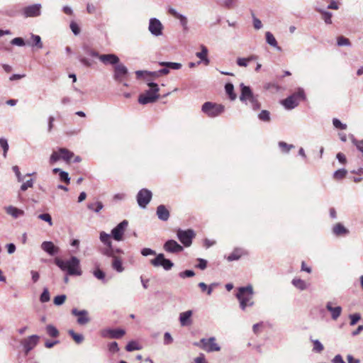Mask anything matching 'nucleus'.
Masks as SVG:
<instances>
[{"label": "nucleus", "instance_id": "27", "mask_svg": "<svg viewBox=\"0 0 363 363\" xmlns=\"http://www.w3.org/2000/svg\"><path fill=\"white\" fill-rule=\"evenodd\" d=\"M326 308L331 313V316L334 320H336L342 312V308L340 306L333 307L331 303H327Z\"/></svg>", "mask_w": 363, "mask_h": 363}, {"label": "nucleus", "instance_id": "41", "mask_svg": "<svg viewBox=\"0 0 363 363\" xmlns=\"http://www.w3.org/2000/svg\"><path fill=\"white\" fill-rule=\"evenodd\" d=\"M141 349V347L139 346L138 343L135 341H130L125 346V350L128 352H132L133 350H139Z\"/></svg>", "mask_w": 363, "mask_h": 363}, {"label": "nucleus", "instance_id": "7", "mask_svg": "<svg viewBox=\"0 0 363 363\" xmlns=\"http://www.w3.org/2000/svg\"><path fill=\"white\" fill-rule=\"evenodd\" d=\"M74 157V153L67 148L61 147L57 151H54L50 157V164H53L60 160H63L66 162H70Z\"/></svg>", "mask_w": 363, "mask_h": 363}, {"label": "nucleus", "instance_id": "5", "mask_svg": "<svg viewBox=\"0 0 363 363\" xmlns=\"http://www.w3.org/2000/svg\"><path fill=\"white\" fill-rule=\"evenodd\" d=\"M202 111L208 117L213 118L219 116L225 111V106L213 102H205L201 108Z\"/></svg>", "mask_w": 363, "mask_h": 363}, {"label": "nucleus", "instance_id": "35", "mask_svg": "<svg viewBox=\"0 0 363 363\" xmlns=\"http://www.w3.org/2000/svg\"><path fill=\"white\" fill-rule=\"evenodd\" d=\"M103 207L104 205L101 201H96L95 203L88 204V208L96 213L99 212L103 208Z\"/></svg>", "mask_w": 363, "mask_h": 363}, {"label": "nucleus", "instance_id": "29", "mask_svg": "<svg viewBox=\"0 0 363 363\" xmlns=\"http://www.w3.org/2000/svg\"><path fill=\"white\" fill-rule=\"evenodd\" d=\"M53 173L54 174L59 173L60 180L62 182H65L67 184H69L70 178H69L67 172L62 171L59 168H55L53 169Z\"/></svg>", "mask_w": 363, "mask_h": 363}, {"label": "nucleus", "instance_id": "53", "mask_svg": "<svg viewBox=\"0 0 363 363\" xmlns=\"http://www.w3.org/2000/svg\"><path fill=\"white\" fill-rule=\"evenodd\" d=\"M0 145L4 150V156L6 157L7 151L9 150V145L7 140L4 138L0 139Z\"/></svg>", "mask_w": 363, "mask_h": 363}, {"label": "nucleus", "instance_id": "13", "mask_svg": "<svg viewBox=\"0 0 363 363\" xmlns=\"http://www.w3.org/2000/svg\"><path fill=\"white\" fill-rule=\"evenodd\" d=\"M39 340V336L36 335H30L28 337L24 339L22 341V345L24 347L26 353L28 354L31 350H33L38 344Z\"/></svg>", "mask_w": 363, "mask_h": 363}, {"label": "nucleus", "instance_id": "30", "mask_svg": "<svg viewBox=\"0 0 363 363\" xmlns=\"http://www.w3.org/2000/svg\"><path fill=\"white\" fill-rule=\"evenodd\" d=\"M112 267L118 272H122L124 269L123 267L122 259L119 257L116 256L113 258Z\"/></svg>", "mask_w": 363, "mask_h": 363}, {"label": "nucleus", "instance_id": "34", "mask_svg": "<svg viewBox=\"0 0 363 363\" xmlns=\"http://www.w3.org/2000/svg\"><path fill=\"white\" fill-rule=\"evenodd\" d=\"M293 285L300 290H304L306 289V282L301 279H294L292 280Z\"/></svg>", "mask_w": 363, "mask_h": 363}, {"label": "nucleus", "instance_id": "24", "mask_svg": "<svg viewBox=\"0 0 363 363\" xmlns=\"http://www.w3.org/2000/svg\"><path fill=\"white\" fill-rule=\"evenodd\" d=\"M247 252L242 248L235 249L228 257V261H234L239 259L242 255H247Z\"/></svg>", "mask_w": 363, "mask_h": 363}, {"label": "nucleus", "instance_id": "26", "mask_svg": "<svg viewBox=\"0 0 363 363\" xmlns=\"http://www.w3.org/2000/svg\"><path fill=\"white\" fill-rule=\"evenodd\" d=\"M333 232L337 236L345 235L349 233V230L340 223L333 226Z\"/></svg>", "mask_w": 363, "mask_h": 363}, {"label": "nucleus", "instance_id": "9", "mask_svg": "<svg viewBox=\"0 0 363 363\" xmlns=\"http://www.w3.org/2000/svg\"><path fill=\"white\" fill-rule=\"evenodd\" d=\"M177 237L180 242L185 246L189 247L192 243V239L195 236L193 230L189 229L186 230H178L177 233Z\"/></svg>", "mask_w": 363, "mask_h": 363}, {"label": "nucleus", "instance_id": "19", "mask_svg": "<svg viewBox=\"0 0 363 363\" xmlns=\"http://www.w3.org/2000/svg\"><path fill=\"white\" fill-rule=\"evenodd\" d=\"M40 4H33L23 9V13L26 17H35L40 14Z\"/></svg>", "mask_w": 363, "mask_h": 363}, {"label": "nucleus", "instance_id": "4", "mask_svg": "<svg viewBox=\"0 0 363 363\" xmlns=\"http://www.w3.org/2000/svg\"><path fill=\"white\" fill-rule=\"evenodd\" d=\"M148 86L150 87V91H148L146 94H141L139 96L138 101L141 104L155 102L159 98V95L157 94L159 87L157 84L151 82L148 84Z\"/></svg>", "mask_w": 363, "mask_h": 363}, {"label": "nucleus", "instance_id": "42", "mask_svg": "<svg viewBox=\"0 0 363 363\" xmlns=\"http://www.w3.org/2000/svg\"><path fill=\"white\" fill-rule=\"evenodd\" d=\"M318 11L320 13H321L322 18L324 20V21L326 23H328V24L332 23V20H331L332 13H331L328 12V11H321V10H318Z\"/></svg>", "mask_w": 363, "mask_h": 363}, {"label": "nucleus", "instance_id": "40", "mask_svg": "<svg viewBox=\"0 0 363 363\" xmlns=\"http://www.w3.org/2000/svg\"><path fill=\"white\" fill-rule=\"evenodd\" d=\"M100 240L104 245H106L107 246H111V245H112L110 235L106 233L105 232H101L100 233Z\"/></svg>", "mask_w": 363, "mask_h": 363}, {"label": "nucleus", "instance_id": "60", "mask_svg": "<svg viewBox=\"0 0 363 363\" xmlns=\"http://www.w3.org/2000/svg\"><path fill=\"white\" fill-rule=\"evenodd\" d=\"M279 147H281V149L282 150L283 152H287L290 150V149L291 147H293L292 145H288L287 143H284V142H280L279 143Z\"/></svg>", "mask_w": 363, "mask_h": 363}, {"label": "nucleus", "instance_id": "31", "mask_svg": "<svg viewBox=\"0 0 363 363\" xmlns=\"http://www.w3.org/2000/svg\"><path fill=\"white\" fill-rule=\"evenodd\" d=\"M208 50L204 45H201V51L196 53V56L205 62V65H208L209 60L207 58Z\"/></svg>", "mask_w": 363, "mask_h": 363}, {"label": "nucleus", "instance_id": "10", "mask_svg": "<svg viewBox=\"0 0 363 363\" xmlns=\"http://www.w3.org/2000/svg\"><path fill=\"white\" fill-rule=\"evenodd\" d=\"M152 196V194L150 190L147 189L140 190L137 194V201L138 205L141 208H145L151 201Z\"/></svg>", "mask_w": 363, "mask_h": 363}, {"label": "nucleus", "instance_id": "3", "mask_svg": "<svg viewBox=\"0 0 363 363\" xmlns=\"http://www.w3.org/2000/svg\"><path fill=\"white\" fill-rule=\"evenodd\" d=\"M305 99L306 96L303 89H298L296 92L282 100L281 103L286 109H292L296 107L300 101Z\"/></svg>", "mask_w": 363, "mask_h": 363}, {"label": "nucleus", "instance_id": "28", "mask_svg": "<svg viewBox=\"0 0 363 363\" xmlns=\"http://www.w3.org/2000/svg\"><path fill=\"white\" fill-rule=\"evenodd\" d=\"M6 211L8 214L11 215L13 218H16L24 214V211L21 209L17 208L14 206H9L6 208Z\"/></svg>", "mask_w": 363, "mask_h": 363}, {"label": "nucleus", "instance_id": "59", "mask_svg": "<svg viewBox=\"0 0 363 363\" xmlns=\"http://www.w3.org/2000/svg\"><path fill=\"white\" fill-rule=\"evenodd\" d=\"M94 275L98 279H104L105 278V273L101 271L100 269H97L94 272Z\"/></svg>", "mask_w": 363, "mask_h": 363}, {"label": "nucleus", "instance_id": "23", "mask_svg": "<svg viewBox=\"0 0 363 363\" xmlns=\"http://www.w3.org/2000/svg\"><path fill=\"white\" fill-rule=\"evenodd\" d=\"M192 315L191 311H187L180 313L179 320L182 326L189 325L191 324V317Z\"/></svg>", "mask_w": 363, "mask_h": 363}, {"label": "nucleus", "instance_id": "38", "mask_svg": "<svg viewBox=\"0 0 363 363\" xmlns=\"http://www.w3.org/2000/svg\"><path fill=\"white\" fill-rule=\"evenodd\" d=\"M347 173V172L346 169H340L337 170L336 172H335V173L333 174V178L335 180H341L346 177Z\"/></svg>", "mask_w": 363, "mask_h": 363}, {"label": "nucleus", "instance_id": "39", "mask_svg": "<svg viewBox=\"0 0 363 363\" xmlns=\"http://www.w3.org/2000/svg\"><path fill=\"white\" fill-rule=\"evenodd\" d=\"M68 333L76 343L80 344L84 340V337L82 335L77 334L74 333V330H69Z\"/></svg>", "mask_w": 363, "mask_h": 363}, {"label": "nucleus", "instance_id": "16", "mask_svg": "<svg viewBox=\"0 0 363 363\" xmlns=\"http://www.w3.org/2000/svg\"><path fill=\"white\" fill-rule=\"evenodd\" d=\"M163 26L161 22L157 18H151L149 24L150 32L156 36L162 34Z\"/></svg>", "mask_w": 363, "mask_h": 363}, {"label": "nucleus", "instance_id": "43", "mask_svg": "<svg viewBox=\"0 0 363 363\" xmlns=\"http://www.w3.org/2000/svg\"><path fill=\"white\" fill-rule=\"evenodd\" d=\"M67 296L66 295H59L54 298L53 303L56 306H60L65 303L66 301Z\"/></svg>", "mask_w": 363, "mask_h": 363}, {"label": "nucleus", "instance_id": "49", "mask_svg": "<svg viewBox=\"0 0 363 363\" xmlns=\"http://www.w3.org/2000/svg\"><path fill=\"white\" fill-rule=\"evenodd\" d=\"M104 254L108 257H111L112 258L115 257L116 255V253H115V250H113V247H112V245H108L107 246V248L104 250Z\"/></svg>", "mask_w": 363, "mask_h": 363}, {"label": "nucleus", "instance_id": "6", "mask_svg": "<svg viewBox=\"0 0 363 363\" xmlns=\"http://www.w3.org/2000/svg\"><path fill=\"white\" fill-rule=\"evenodd\" d=\"M216 341V340L213 337L202 338L199 342H194V345L207 352H218L220 350V347Z\"/></svg>", "mask_w": 363, "mask_h": 363}, {"label": "nucleus", "instance_id": "63", "mask_svg": "<svg viewBox=\"0 0 363 363\" xmlns=\"http://www.w3.org/2000/svg\"><path fill=\"white\" fill-rule=\"evenodd\" d=\"M11 44L18 46H23L25 45L24 40L21 38H15L11 40Z\"/></svg>", "mask_w": 363, "mask_h": 363}, {"label": "nucleus", "instance_id": "56", "mask_svg": "<svg viewBox=\"0 0 363 363\" xmlns=\"http://www.w3.org/2000/svg\"><path fill=\"white\" fill-rule=\"evenodd\" d=\"M108 350L111 352H117L119 350V347L118 343L116 342H113L108 345Z\"/></svg>", "mask_w": 363, "mask_h": 363}, {"label": "nucleus", "instance_id": "25", "mask_svg": "<svg viewBox=\"0 0 363 363\" xmlns=\"http://www.w3.org/2000/svg\"><path fill=\"white\" fill-rule=\"evenodd\" d=\"M168 13L170 15H172V16H174V18L179 19L180 21L181 24L184 27V28L186 29V28H187V18L184 16H183L182 14H179V13H177L175 9H174L172 8H169V9Z\"/></svg>", "mask_w": 363, "mask_h": 363}, {"label": "nucleus", "instance_id": "61", "mask_svg": "<svg viewBox=\"0 0 363 363\" xmlns=\"http://www.w3.org/2000/svg\"><path fill=\"white\" fill-rule=\"evenodd\" d=\"M199 286L201 288V289L203 292L206 291L208 289V291H207L208 295H210L212 292V289L211 287L208 288L207 285L203 282H200L199 284Z\"/></svg>", "mask_w": 363, "mask_h": 363}, {"label": "nucleus", "instance_id": "36", "mask_svg": "<svg viewBox=\"0 0 363 363\" xmlns=\"http://www.w3.org/2000/svg\"><path fill=\"white\" fill-rule=\"evenodd\" d=\"M266 40L267 43L269 44L271 46L274 48L278 47L277 40L275 39L273 34L271 33L270 32L266 33Z\"/></svg>", "mask_w": 363, "mask_h": 363}, {"label": "nucleus", "instance_id": "1", "mask_svg": "<svg viewBox=\"0 0 363 363\" xmlns=\"http://www.w3.org/2000/svg\"><path fill=\"white\" fill-rule=\"evenodd\" d=\"M55 263L62 271H67L69 275H81L82 270L79 267V260L76 257H72L68 261H64L56 257Z\"/></svg>", "mask_w": 363, "mask_h": 363}, {"label": "nucleus", "instance_id": "62", "mask_svg": "<svg viewBox=\"0 0 363 363\" xmlns=\"http://www.w3.org/2000/svg\"><path fill=\"white\" fill-rule=\"evenodd\" d=\"M70 28L75 35H78L80 32V28L75 22H72L70 23Z\"/></svg>", "mask_w": 363, "mask_h": 363}, {"label": "nucleus", "instance_id": "54", "mask_svg": "<svg viewBox=\"0 0 363 363\" xmlns=\"http://www.w3.org/2000/svg\"><path fill=\"white\" fill-rule=\"evenodd\" d=\"M33 179L28 180L27 182H24L21 186V190L23 191H25L28 188L33 187Z\"/></svg>", "mask_w": 363, "mask_h": 363}, {"label": "nucleus", "instance_id": "8", "mask_svg": "<svg viewBox=\"0 0 363 363\" xmlns=\"http://www.w3.org/2000/svg\"><path fill=\"white\" fill-rule=\"evenodd\" d=\"M241 86V94L240 96V99L242 101H245L248 100L252 108L255 110L259 109L260 107V104L258 102L257 99L253 95L250 88L249 86H245L243 84L240 85Z\"/></svg>", "mask_w": 363, "mask_h": 363}, {"label": "nucleus", "instance_id": "64", "mask_svg": "<svg viewBox=\"0 0 363 363\" xmlns=\"http://www.w3.org/2000/svg\"><path fill=\"white\" fill-rule=\"evenodd\" d=\"M354 144L356 145L357 148L363 152V140H354Z\"/></svg>", "mask_w": 363, "mask_h": 363}, {"label": "nucleus", "instance_id": "20", "mask_svg": "<svg viewBox=\"0 0 363 363\" xmlns=\"http://www.w3.org/2000/svg\"><path fill=\"white\" fill-rule=\"evenodd\" d=\"M99 59L104 65H117L119 62V58L114 54L101 55Z\"/></svg>", "mask_w": 363, "mask_h": 363}, {"label": "nucleus", "instance_id": "22", "mask_svg": "<svg viewBox=\"0 0 363 363\" xmlns=\"http://www.w3.org/2000/svg\"><path fill=\"white\" fill-rule=\"evenodd\" d=\"M41 248L50 255H54L58 252V247H56L52 242L45 241L41 245Z\"/></svg>", "mask_w": 363, "mask_h": 363}, {"label": "nucleus", "instance_id": "44", "mask_svg": "<svg viewBox=\"0 0 363 363\" xmlns=\"http://www.w3.org/2000/svg\"><path fill=\"white\" fill-rule=\"evenodd\" d=\"M160 65L173 69H179L182 67L181 64L177 62H162Z\"/></svg>", "mask_w": 363, "mask_h": 363}, {"label": "nucleus", "instance_id": "50", "mask_svg": "<svg viewBox=\"0 0 363 363\" xmlns=\"http://www.w3.org/2000/svg\"><path fill=\"white\" fill-rule=\"evenodd\" d=\"M32 39L33 41V45L38 47V48H43V43L41 42V38L39 35H33Z\"/></svg>", "mask_w": 363, "mask_h": 363}, {"label": "nucleus", "instance_id": "48", "mask_svg": "<svg viewBox=\"0 0 363 363\" xmlns=\"http://www.w3.org/2000/svg\"><path fill=\"white\" fill-rule=\"evenodd\" d=\"M40 300L43 303L48 302L50 301V293L48 289H44L42 294L40 295Z\"/></svg>", "mask_w": 363, "mask_h": 363}, {"label": "nucleus", "instance_id": "51", "mask_svg": "<svg viewBox=\"0 0 363 363\" xmlns=\"http://www.w3.org/2000/svg\"><path fill=\"white\" fill-rule=\"evenodd\" d=\"M337 45L339 46H342V45H350V40L348 38H346L343 36H340L337 38Z\"/></svg>", "mask_w": 363, "mask_h": 363}, {"label": "nucleus", "instance_id": "46", "mask_svg": "<svg viewBox=\"0 0 363 363\" xmlns=\"http://www.w3.org/2000/svg\"><path fill=\"white\" fill-rule=\"evenodd\" d=\"M38 218L48 222L50 226L52 225V218L49 213L40 214Z\"/></svg>", "mask_w": 363, "mask_h": 363}, {"label": "nucleus", "instance_id": "37", "mask_svg": "<svg viewBox=\"0 0 363 363\" xmlns=\"http://www.w3.org/2000/svg\"><path fill=\"white\" fill-rule=\"evenodd\" d=\"M257 59V57L256 56H250L247 58H238L237 60V64L240 66V67H247V63L252 60H255Z\"/></svg>", "mask_w": 363, "mask_h": 363}, {"label": "nucleus", "instance_id": "15", "mask_svg": "<svg viewBox=\"0 0 363 363\" xmlns=\"http://www.w3.org/2000/svg\"><path fill=\"white\" fill-rule=\"evenodd\" d=\"M101 335L103 337L121 338L125 335V330L122 329H104L101 330Z\"/></svg>", "mask_w": 363, "mask_h": 363}, {"label": "nucleus", "instance_id": "33", "mask_svg": "<svg viewBox=\"0 0 363 363\" xmlns=\"http://www.w3.org/2000/svg\"><path fill=\"white\" fill-rule=\"evenodd\" d=\"M46 332L50 337H57L59 336L58 330L52 325H48L46 326Z\"/></svg>", "mask_w": 363, "mask_h": 363}, {"label": "nucleus", "instance_id": "58", "mask_svg": "<svg viewBox=\"0 0 363 363\" xmlns=\"http://www.w3.org/2000/svg\"><path fill=\"white\" fill-rule=\"evenodd\" d=\"M195 275V273L192 270H185L179 274V276L182 278L192 277Z\"/></svg>", "mask_w": 363, "mask_h": 363}, {"label": "nucleus", "instance_id": "12", "mask_svg": "<svg viewBox=\"0 0 363 363\" xmlns=\"http://www.w3.org/2000/svg\"><path fill=\"white\" fill-rule=\"evenodd\" d=\"M128 225V222L124 220L112 230L111 234L114 240L117 241L123 240V237Z\"/></svg>", "mask_w": 363, "mask_h": 363}, {"label": "nucleus", "instance_id": "47", "mask_svg": "<svg viewBox=\"0 0 363 363\" xmlns=\"http://www.w3.org/2000/svg\"><path fill=\"white\" fill-rule=\"evenodd\" d=\"M259 118L263 121H270L269 112L266 110L262 111L259 114Z\"/></svg>", "mask_w": 363, "mask_h": 363}, {"label": "nucleus", "instance_id": "32", "mask_svg": "<svg viewBox=\"0 0 363 363\" xmlns=\"http://www.w3.org/2000/svg\"><path fill=\"white\" fill-rule=\"evenodd\" d=\"M225 91L230 100L233 101L236 99L237 95L234 92V86L232 84L228 83L225 86Z\"/></svg>", "mask_w": 363, "mask_h": 363}, {"label": "nucleus", "instance_id": "11", "mask_svg": "<svg viewBox=\"0 0 363 363\" xmlns=\"http://www.w3.org/2000/svg\"><path fill=\"white\" fill-rule=\"evenodd\" d=\"M154 267L162 266L165 270H169L173 267V263L164 257L163 254H159L155 258L150 260Z\"/></svg>", "mask_w": 363, "mask_h": 363}, {"label": "nucleus", "instance_id": "14", "mask_svg": "<svg viewBox=\"0 0 363 363\" xmlns=\"http://www.w3.org/2000/svg\"><path fill=\"white\" fill-rule=\"evenodd\" d=\"M164 250L167 252L177 253L182 252L184 248L174 240H167L163 246Z\"/></svg>", "mask_w": 363, "mask_h": 363}, {"label": "nucleus", "instance_id": "21", "mask_svg": "<svg viewBox=\"0 0 363 363\" xmlns=\"http://www.w3.org/2000/svg\"><path fill=\"white\" fill-rule=\"evenodd\" d=\"M156 214L158 218L162 221H167L170 216L169 210L164 205H159L157 206Z\"/></svg>", "mask_w": 363, "mask_h": 363}, {"label": "nucleus", "instance_id": "57", "mask_svg": "<svg viewBox=\"0 0 363 363\" xmlns=\"http://www.w3.org/2000/svg\"><path fill=\"white\" fill-rule=\"evenodd\" d=\"M198 264L196 265V267L199 268L200 269H205L207 267V261L203 259H198Z\"/></svg>", "mask_w": 363, "mask_h": 363}, {"label": "nucleus", "instance_id": "18", "mask_svg": "<svg viewBox=\"0 0 363 363\" xmlns=\"http://www.w3.org/2000/svg\"><path fill=\"white\" fill-rule=\"evenodd\" d=\"M72 313L77 317V323L79 325H86L90 321L88 312L85 310L78 311L77 308H74Z\"/></svg>", "mask_w": 363, "mask_h": 363}, {"label": "nucleus", "instance_id": "45", "mask_svg": "<svg viewBox=\"0 0 363 363\" xmlns=\"http://www.w3.org/2000/svg\"><path fill=\"white\" fill-rule=\"evenodd\" d=\"M313 350L316 352H321L324 350L323 345L318 340H313Z\"/></svg>", "mask_w": 363, "mask_h": 363}, {"label": "nucleus", "instance_id": "52", "mask_svg": "<svg viewBox=\"0 0 363 363\" xmlns=\"http://www.w3.org/2000/svg\"><path fill=\"white\" fill-rule=\"evenodd\" d=\"M333 125L338 129L340 130H345L347 128V125L345 124H343L340 122V120L337 118H334L333 121Z\"/></svg>", "mask_w": 363, "mask_h": 363}, {"label": "nucleus", "instance_id": "55", "mask_svg": "<svg viewBox=\"0 0 363 363\" xmlns=\"http://www.w3.org/2000/svg\"><path fill=\"white\" fill-rule=\"evenodd\" d=\"M350 318L351 325H354L361 318L360 315L358 313L350 315Z\"/></svg>", "mask_w": 363, "mask_h": 363}, {"label": "nucleus", "instance_id": "17", "mask_svg": "<svg viewBox=\"0 0 363 363\" xmlns=\"http://www.w3.org/2000/svg\"><path fill=\"white\" fill-rule=\"evenodd\" d=\"M128 74V69L122 64H117L114 67V79L122 82Z\"/></svg>", "mask_w": 363, "mask_h": 363}, {"label": "nucleus", "instance_id": "2", "mask_svg": "<svg viewBox=\"0 0 363 363\" xmlns=\"http://www.w3.org/2000/svg\"><path fill=\"white\" fill-rule=\"evenodd\" d=\"M236 296L242 310H245L247 306H251L254 303L252 301L253 289L250 285L239 288Z\"/></svg>", "mask_w": 363, "mask_h": 363}]
</instances>
